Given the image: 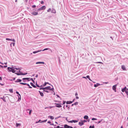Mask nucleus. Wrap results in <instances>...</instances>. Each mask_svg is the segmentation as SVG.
<instances>
[{
	"label": "nucleus",
	"instance_id": "7ed1b4c3",
	"mask_svg": "<svg viewBox=\"0 0 128 128\" xmlns=\"http://www.w3.org/2000/svg\"><path fill=\"white\" fill-rule=\"evenodd\" d=\"M46 8V7L45 6H43L40 8L38 9V11H39L41 10H44Z\"/></svg>",
	"mask_w": 128,
	"mask_h": 128
},
{
	"label": "nucleus",
	"instance_id": "a18cd8bd",
	"mask_svg": "<svg viewBox=\"0 0 128 128\" xmlns=\"http://www.w3.org/2000/svg\"><path fill=\"white\" fill-rule=\"evenodd\" d=\"M75 95L76 96L78 95V94L77 92L75 94Z\"/></svg>",
	"mask_w": 128,
	"mask_h": 128
},
{
	"label": "nucleus",
	"instance_id": "bf43d9fd",
	"mask_svg": "<svg viewBox=\"0 0 128 128\" xmlns=\"http://www.w3.org/2000/svg\"><path fill=\"white\" fill-rule=\"evenodd\" d=\"M7 67V66H4V68H6Z\"/></svg>",
	"mask_w": 128,
	"mask_h": 128
},
{
	"label": "nucleus",
	"instance_id": "412c9836",
	"mask_svg": "<svg viewBox=\"0 0 128 128\" xmlns=\"http://www.w3.org/2000/svg\"><path fill=\"white\" fill-rule=\"evenodd\" d=\"M31 85L33 86L34 88H36V86H35L31 82L30 83Z\"/></svg>",
	"mask_w": 128,
	"mask_h": 128
},
{
	"label": "nucleus",
	"instance_id": "4468645a",
	"mask_svg": "<svg viewBox=\"0 0 128 128\" xmlns=\"http://www.w3.org/2000/svg\"><path fill=\"white\" fill-rule=\"evenodd\" d=\"M44 64V62H37L36 63V64Z\"/></svg>",
	"mask_w": 128,
	"mask_h": 128
},
{
	"label": "nucleus",
	"instance_id": "6e6d98bb",
	"mask_svg": "<svg viewBox=\"0 0 128 128\" xmlns=\"http://www.w3.org/2000/svg\"><path fill=\"white\" fill-rule=\"evenodd\" d=\"M15 69H16V70H18V69H19V68H14V69H15Z\"/></svg>",
	"mask_w": 128,
	"mask_h": 128
},
{
	"label": "nucleus",
	"instance_id": "338daca9",
	"mask_svg": "<svg viewBox=\"0 0 128 128\" xmlns=\"http://www.w3.org/2000/svg\"><path fill=\"white\" fill-rule=\"evenodd\" d=\"M70 128H73L72 127L70 126Z\"/></svg>",
	"mask_w": 128,
	"mask_h": 128
},
{
	"label": "nucleus",
	"instance_id": "a211bd4d",
	"mask_svg": "<svg viewBox=\"0 0 128 128\" xmlns=\"http://www.w3.org/2000/svg\"><path fill=\"white\" fill-rule=\"evenodd\" d=\"M126 87H125V88H122V92H124V91H125L126 89Z\"/></svg>",
	"mask_w": 128,
	"mask_h": 128
},
{
	"label": "nucleus",
	"instance_id": "09e8293b",
	"mask_svg": "<svg viewBox=\"0 0 128 128\" xmlns=\"http://www.w3.org/2000/svg\"><path fill=\"white\" fill-rule=\"evenodd\" d=\"M76 99H78L79 98H78V96H76Z\"/></svg>",
	"mask_w": 128,
	"mask_h": 128
},
{
	"label": "nucleus",
	"instance_id": "58836bf2",
	"mask_svg": "<svg viewBox=\"0 0 128 128\" xmlns=\"http://www.w3.org/2000/svg\"><path fill=\"white\" fill-rule=\"evenodd\" d=\"M36 7V6L35 5H34L32 6V7L33 8H35Z\"/></svg>",
	"mask_w": 128,
	"mask_h": 128
},
{
	"label": "nucleus",
	"instance_id": "0e129e2a",
	"mask_svg": "<svg viewBox=\"0 0 128 128\" xmlns=\"http://www.w3.org/2000/svg\"><path fill=\"white\" fill-rule=\"evenodd\" d=\"M30 80H32L33 81H34V80H33L32 79V78H31Z\"/></svg>",
	"mask_w": 128,
	"mask_h": 128
},
{
	"label": "nucleus",
	"instance_id": "9b49d317",
	"mask_svg": "<svg viewBox=\"0 0 128 128\" xmlns=\"http://www.w3.org/2000/svg\"><path fill=\"white\" fill-rule=\"evenodd\" d=\"M30 78H22L23 80H27L28 81H29L30 80Z\"/></svg>",
	"mask_w": 128,
	"mask_h": 128
},
{
	"label": "nucleus",
	"instance_id": "ea45409f",
	"mask_svg": "<svg viewBox=\"0 0 128 128\" xmlns=\"http://www.w3.org/2000/svg\"><path fill=\"white\" fill-rule=\"evenodd\" d=\"M48 50V48H45L44 49V50H42V51H44V50Z\"/></svg>",
	"mask_w": 128,
	"mask_h": 128
},
{
	"label": "nucleus",
	"instance_id": "c756f323",
	"mask_svg": "<svg viewBox=\"0 0 128 128\" xmlns=\"http://www.w3.org/2000/svg\"><path fill=\"white\" fill-rule=\"evenodd\" d=\"M10 40L12 41L13 42H15V40L14 39H10Z\"/></svg>",
	"mask_w": 128,
	"mask_h": 128
},
{
	"label": "nucleus",
	"instance_id": "f704fd0d",
	"mask_svg": "<svg viewBox=\"0 0 128 128\" xmlns=\"http://www.w3.org/2000/svg\"><path fill=\"white\" fill-rule=\"evenodd\" d=\"M51 11V9L50 8H49L47 10V12H50Z\"/></svg>",
	"mask_w": 128,
	"mask_h": 128
},
{
	"label": "nucleus",
	"instance_id": "423d86ee",
	"mask_svg": "<svg viewBox=\"0 0 128 128\" xmlns=\"http://www.w3.org/2000/svg\"><path fill=\"white\" fill-rule=\"evenodd\" d=\"M47 121V120H43L42 121V122H41V120H40L38 121V122H36V123H38L39 122H46V121Z\"/></svg>",
	"mask_w": 128,
	"mask_h": 128
},
{
	"label": "nucleus",
	"instance_id": "c85d7f7f",
	"mask_svg": "<svg viewBox=\"0 0 128 128\" xmlns=\"http://www.w3.org/2000/svg\"><path fill=\"white\" fill-rule=\"evenodd\" d=\"M40 52V51H35L33 52L34 54H35V53H37L38 52Z\"/></svg>",
	"mask_w": 128,
	"mask_h": 128
},
{
	"label": "nucleus",
	"instance_id": "49530a36",
	"mask_svg": "<svg viewBox=\"0 0 128 128\" xmlns=\"http://www.w3.org/2000/svg\"><path fill=\"white\" fill-rule=\"evenodd\" d=\"M102 120H101L100 121L98 122V124H99V123H100V122H101L102 121Z\"/></svg>",
	"mask_w": 128,
	"mask_h": 128
},
{
	"label": "nucleus",
	"instance_id": "13d9d810",
	"mask_svg": "<svg viewBox=\"0 0 128 128\" xmlns=\"http://www.w3.org/2000/svg\"><path fill=\"white\" fill-rule=\"evenodd\" d=\"M0 80H2V78L0 76Z\"/></svg>",
	"mask_w": 128,
	"mask_h": 128
},
{
	"label": "nucleus",
	"instance_id": "4be33fe9",
	"mask_svg": "<svg viewBox=\"0 0 128 128\" xmlns=\"http://www.w3.org/2000/svg\"><path fill=\"white\" fill-rule=\"evenodd\" d=\"M84 118L86 119H88V116H85L84 117Z\"/></svg>",
	"mask_w": 128,
	"mask_h": 128
},
{
	"label": "nucleus",
	"instance_id": "ddd939ff",
	"mask_svg": "<svg viewBox=\"0 0 128 128\" xmlns=\"http://www.w3.org/2000/svg\"><path fill=\"white\" fill-rule=\"evenodd\" d=\"M100 84L98 83H97L96 84H94V86L95 87H97L100 85Z\"/></svg>",
	"mask_w": 128,
	"mask_h": 128
},
{
	"label": "nucleus",
	"instance_id": "8fccbe9b",
	"mask_svg": "<svg viewBox=\"0 0 128 128\" xmlns=\"http://www.w3.org/2000/svg\"><path fill=\"white\" fill-rule=\"evenodd\" d=\"M50 123H51V122L50 121H49L48 122V123H49V124H50Z\"/></svg>",
	"mask_w": 128,
	"mask_h": 128
},
{
	"label": "nucleus",
	"instance_id": "e433bc0d",
	"mask_svg": "<svg viewBox=\"0 0 128 128\" xmlns=\"http://www.w3.org/2000/svg\"><path fill=\"white\" fill-rule=\"evenodd\" d=\"M72 121H73V122H78V121H77V120H72Z\"/></svg>",
	"mask_w": 128,
	"mask_h": 128
},
{
	"label": "nucleus",
	"instance_id": "de8ad7c7",
	"mask_svg": "<svg viewBox=\"0 0 128 128\" xmlns=\"http://www.w3.org/2000/svg\"><path fill=\"white\" fill-rule=\"evenodd\" d=\"M12 44H13V46H14V44H15V43L14 42H12Z\"/></svg>",
	"mask_w": 128,
	"mask_h": 128
},
{
	"label": "nucleus",
	"instance_id": "5701e85b",
	"mask_svg": "<svg viewBox=\"0 0 128 128\" xmlns=\"http://www.w3.org/2000/svg\"><path fill=\"white\" fill-rule=\"evenodd\" d=\"M48 117L50 118L52 120H53L54 119V117L53 116H49Z\"/></svg>",
	"mask_w": 128,
	"mask_h": 128
},
{
	"label": "nucleus",
	"instance_id": "3c124183",
	"mask_svg": "<svg viewBox=\"0 0 128 128\" xmlns=\"http://www.w3.org/2000/svg\"><path fill=\"white\" fill-rule=\"evenodd\" d=\"M66 102V101H64L63 102V104H64Z\"/></svg>",
	"mask_w": 128,
	"mask_h": 128
},
{
	"label": "nucleus",
	"instance_id": "a19ab883",
	"mask_svg": "<svg viewBox=\"0 0 128 128\" xmlns=\"http://www.w3.org/2000/svg\"><path fill=\"white\" fill-rule=\"evenodd\" d=\"M46 82H45L44 83V86H46Z\"/></svg>",
	"mask_w": 128,
	"mask_h": 128
},
{
	"label": "nucleus",
	"instance_id": "37998d69",
	"mask_svg": "<svg viewBox=\"0 0 128 128\" xmlns=\"http://www.w3.org/2000/svg\"><path fill=\"white\" fill-rule=\"evenodd\" d=\"M68 122H70V123H72L73 122V121H72V120H71V121H69Z\"/></svg>",
	"mask_w": 128,
	"mask_h": 128
},
{
	"label": "nucleus",
	"instance_id": "cd10ccee",
	"mask_svg": "<svg viewBox=\"0 0 128 128\" xmlns=\"http://www.w3.org/2000/svg\"><path fill=\"white\" fill-rule=\"evenodd\" d=\"M20 84H22L24 85H26V83H22V82H20Z\"/></svg>",
	"mask_w": 128,
	"mask_h": 128
},
{
	"label": "nucleus",
	"instance_id": "f03ea898",
	"mask_svg": "<svg viewBox=\"0 0 128 128\" xmlns=\"http://www.w3.org/2000/svg\"><path fill=\"white\" fill-rule=\"evenodd\" d=\"M8 70L9 72H12L13 73L15 72L16 71L14 70V67H8Z\"/></svg>",
	"mask_w": 128,
	"mask_h": 128
},
{
	"label": "nucleus",
	"instance_id": "7c9ffc66",
	"mask_svg": "<svg viewBox=\"0 0 128 128\" xmlns=\"http://www.w3.org/2000/svg\"><path fill=\"white\" fill-rule=\"evenodd\" d=\"M92 120H96L97 119L96 118H92Z\"/></svg>",
	"mask_w": 128,
	"mask_h": 128
},
{
	"label": "nucleus",
	"instance_id": "2f4dec72",
	"mask_svg": "<svg viewBox=\"0 0 128 128\" xmlns=\"http://www.w3.org/2000/svg\"><path fill=\"white\" fill-rule=\"evenodd\" d=\"M16 93L17 94H18L20 96V99L21 96L20 94H19V93L18 92H16Z\"/></svg>",
	"mask_w": 128,
	"mask_h": 128
},
{
	"label": "nucleus",
	"instance_id": "4d7b16f0",
	"mask_svg": "<svg viewBox=\"0 0 128 128\" xmlns=\"http://www.w3.org/2000/svg\"><path fill=\"white\" fill-rule=\"evenodd\" d=\"M82 78H86V77H84V76L82 77Z\"/></svg>",
	"mask_w": 128,
	"mask_h": 128
},
{
	"label": "nucleus",
	"instance_id": "a878e982",
	"mask_svg": "<svg viewBox=\"0 0 128 128\" xmlns=\"http://www.w3.org/2000/svg\"><path fill=\"white\" fill-rule=\"evenodd\" d=\"M9 91L11 92V93H13V90H12V89H10L9 90Z\"/></svg>",
	"mask_w": 128,
	"mask_h": 128
},
{
	"label": "nucleus",
	"instance_id": "c03bdc74",
	"mask_svg": "<svg viewBox=\"0 0 128 128\" xmlns=\"http://www.w3.org/2000/svg\"><path fill=\"white\" fill-rule=\"evenodd\" d=\"M44 2L43 1H42L41 2V4H44Z\"/></svg>",
	"mask_w": 128,
	"mask_h": 128
},
{
	"label": "nucleus",
	"instance_id": "1a4fd4ad",
	"mask_svg": "<svg viewBox=\"0 0 128 128\" xmlns=\"http://www.w3.org/2000/svg\"><path fill=\"white\" fill-rule=\"evenodd\" d=\"M31 14L34 15H36L38 14L37 12H33L31 13Z\"/></svg>",
	"mask_w": 128,
	"mask_h": 128
},
{
	"label": "nucleus",
	"instance_id": "79ce46f5",
	"mask_svg": "<svg viewBox=\"0 0 128 128\" xmlns=\"http://www.w3.org/2000/svg\"><path fill=\"white\" fill-rule=\"evenodd\" d=\"M6 40H10V39L8 38H6Z\"/></svg>",
	"mask_w": 128,
	"mask_h": 128
},
{
	"label": "nucleus",
	"instance_id": "774afa93",
	"mask_svg": "<svg viewBox=\"0 0 128 128\" xmlns=\"http://www.w3.org/2000/svg\"><path fill=\"white\" fill-rule=\"evenodd\" d=\"M1 98V99H2V100H3V98Z\"/></svg>",
	"mask_w": 128,
	"mask_h": 128
},
{
	"label": "nucleus",
	"instance_id": "aec40b11",
	"mask_svg": "<svg viewBox=\"0 0 128 128\" xmlns=\"http://www.w3.org/2000/svg\"><path fill=\"white\" fill-rule=\"evenodd\" d=\"M39 92L40 95L42 96H43L44 94L42 92H40V91H39Z\"/></svg>",
	"mask_w": 128,
	"mask_h": 128
},
{
	"label": "nucleus",
	"instance_id": "052dcab7",
	"mask_svg": "<svg viewBox=\"0 0 128 128\" xmlns=\"http://www.w3.org/2000/svg\"><path fill=\"white\" fill-rule=\"evenodd\" d=\"M50 124V125H54V124Z\"/></svg>",
	"mask_w": 128,
	"mask_h": 128
},
{
	"label": "nucleus",
	"instance_id": "b1692460",
	"mask_svg": "<svg viewBox=\"0 0 128 128\" xmlns=\"http://www.w3.org/2000/svg\"><path fill=\"white\" fill-rule=\"evenodd\" d=\"M86 77L87 78H88L90 80L92 81V80L90 78V76H87Z\"/></svg>",
	"mask_w": 128,
	"mask_h": 128
},
{
	"label": "nucleus",
	"instance_id": "f257e3e1",
	"mask_svg": "<svg viewBox=\"0 0 128 128\" xmlns=\"http://www.w3.org/2000/svg\"><path fill=\"white\" fill-rule=\"evenodd\" d=\"M54 89L53 88H51L50 86H47L43 88H40V90H44V91L46 92H49L50 90H52Z\"/></svg>",
	"mask_w": 128,
	"mask_h": 128
},
{
	"label": "nucleus",
	"instance_id": "e2e57ef3",
	"mask_svg": "<svg viewBox=\"0 0 128 128\" xmlns=\"http://www.w3.org/2000/svg\"><path fill=\"white\" fill-rule=\"evenodd\" d=\"M120 128H123V127L122 126H121Z\"/></svg>",
	"mask_w": 128,
	"mask_h": 128
},
{
	"label": "nucleus",
	"instance_id": "72a5a7b5",
	"mask_svg": "<svg viewBox=\"0 0 128 128\" xmlns=\"http://www.w3.org/2000/svg\"><path fill=\"white\" fill-rule=\"evenodd\" d=\"M94 128V126H90L89 127V128Z\"/></svg>",
	"mask_w": 128,
	"mask_h": 128
},
{
	"label": "nucleus",
	"instance_id": "6e6552de",
	"mask_svg": "<svg viewBox=\"0 0 128 128\" xmlns=\"http://www.w3.org/2000/svg\"><path fill=\"white\" fill-rule=\"evenodd\" d=\"M79 125L80 126H82V125L84 124V123L83 122L81 121V122H80L78 123Z\"/></svg>",
	"mask_w": 128,
	"mask_h": 128
},
{
	"label": "nucleus",
	"instance_id": "dca6fc26",
	"mask_svg": "<svg viewBox=\"0 0 128 128\" xmlns=\"http://www.w3.org/2000/svg\"><path fill=\"white\" fill-rule=\"evenodd\" d=\"M22 80L20 79H18L16 81H15V82H21Z\"/></svg>",
	"mask_w": 128,
	"mask_h": 128
},
{
	"label": "nucleus",
	"instance_id": "bb28decb",
	"mask_svg": "<svg viewBox=\"0 0 128 128\" xmlns=\"http://www.w3.org/2000/svg\"><path fill=\"white\" fill-rule=\"evenodd\" d=\"M20 124H18V123H16V126L17 127L18 126H20Z\"/></svg>",
	"mask_w": 128,
	"mask_h": 128
},
{
	"label": "nucleus",
	"instance_id": "5fc2aeb1",
	"mask_svg": "<svg viewBox=\"0 0 128 128\" xmlns=\"http://www.w3.org/2000/svg\"><path fill=\"white\" fill-rule=\"evenodd\" d=\"M26 85H27V86H30V85H29V84H26Z\"/></svg>",
	"mask_w": 128,
	"mask_h": 128
},
{
	"label": "nucleus",
	"instance_id": "6ab92c4d",
	"mask_svg": "<svg viewBox=\"0 0 128 128\" xmlns=\"http://www.w3.org/2000/svg\"><path fill=\"white\" fill-rule=\"evenodd\" d=\"M54 128H64L63 127H60L59 126H56L54 127Z\"/></svg>",
	"mask_w": 128,
	"mask_h": 128
},
{
	"label": "nucleus",
	"instance_id": "393cba45",
	"mask_svg": "<svg viewBox=\"0 0 128 128\" xmlns=\"http://www.w3.org/2000/svg\"><path fill=\"white\" fill-rule=\"evenodd\" d=\"M27 110H30L29 112V115H30V114H31V112L32 111V110H30L29 109H28Z\"/></svg>",
	"mask_w": 128,
	"mask_h": 128
},
{
	"label": "nucleus",
	"instance_id": "473e14b6",
	"mask_svg": "<svg viewBox=\"0 0 128 128\" xmlns=\"http://www.w3.org/2000/svg\"><path fill=\"white\" fill-rule=\"evenodd\" d=\"M78 104V102H75L74 103V105H76Z\"/></svg>",
	"mask_w": 128,
	"mask_h": 128
},
{
	"label": "nucleus",
	"instance_id": "0eeeda50",
	"mask_svg": "<svg viewBox=\"0 0 128 128\" xmlns=\"http://www.w3.org/2000/svg\"><path fill=\"white\" fill-rule=\"evenodd\" d=\"M16 74L18 75H25L26 74H27V73H26L25 74H23L22 73H21L20 74L18 73H16Z\"/></svg>",
	"mask_w": 128,
	"mask_h": 128
},
{
	"label": "nucleus",
	"instance_id": "4c0bfd02",
	"mask_svg": "<svg viewBox=\"0 0 128 128\" xmlns=\"http://www.w3.org/2000/svg\"><path fill=\"white\" fill-rule=\"evenodd\" d=\"M125 92L126 93V94L127 95H128V91H127L126 90V91H125Z\"/></svg>",
	"mask_w": 128,
	"mask_h": 128
},
{
	"label": "nucleus",
	"instance_id": "f3484780",
	"mask_svg": "<svg viewBox=\"0 0 128 128\" xmlns=\"http://www.w3.org/2000/svg\"><path fill=\"white\" fill-rule=\"evenodd\" d=\"M72 102L71 101H67L66 102V103L67 104H70L72 103Z\"/></svg>",
	"mask_w": 128,
	"mask_h": 128
},
{
	"label": "nucleus",
	"instance_id": "69168bd1",
	"mask_svg": "<svg viewBox=\"0 0 128 128\" xmlns=\"http://www.w3.org/2000/svg\"><path fill=\"white\" fill-rule=\"evenodd\" d=\"M29 88H32V87H31V86H29Z\"/></svg>",
	"mask_w": 128,
	"mask_h": 128
},
{
	"label": "nucleus",
	"instance_id": "20e7f679",
	"mask_svg": "<svg viewBox=\"0 0 128 128\" xmlns=\"http://www.w3.org/2000/svg\"><path fill=\"white\" fill-rule=\"evenodd\" d=\"M55 104L56 105V107L60 108L62 107L61 104L55 103Z\"/></svg>",
	"mask_w": 128,
	"mask_h": 128
},
{
	"label": "nucleus",
	"instance_id": "864d4df0",
	"mask_svg": "<svg viewBox=\"0 0 128 128\" xmlns=\"http://www.w3.org/2000/svg\"><path fill=\"white\" fill-rule=\"evenodd\" d=\"M104 83H105V84H108V82H104Z\"/></svg>",
	"mask_w": 128,
	"mask_h": 128
},
{
	"label": "nucleus",
	"instance_id": "9d476101",
	"mask_svg": "<svg viewBox=\"0 0 128 128\" xmlns=\"http://www.w3.org/2000/svg\"><path fill=\"white\" fill-rule=\"evenodd\" d=\"M121 67L122 68V69L123 70H126L125 66L124 65H122L121 66Z\"/></svg>",
	"mask_w": 128,
	"mask_h": 128
},
{
	"label": "nucleus",
	"instance_id": "39448f33",
	"mask_svg": "<svg viewBox=\"0 0 128 128\" xmlns=\"http://www.w3.org/2000/svg\"><path fill=\"white\" fill-rule=\"evenodd\" d=\"M116 86L117 85H114L113 86L112 88V89L114 90V91L115 92H116Z\"/></svg>",
	"mask_w": 128,
	"mask_h": 128
},
{
	"label": "nucleus",
	"instance_id": "f8f14e48",
	"mask_svg": "<svg viewBox=\"0 0 128 128\" xmlns=\"http://www.w3.org/2000/svg\"><path fill=\"white\" fill-rule=\"evenodd\" d=\"M64 128H70V126H68L67 124L64 125Z\"/></svg>",
	"mask_w": 128,
	"mask_h": 128
},
{
	"label": "nucleus",
	"instance_id": "603ef678",
	"mask_svg": "<svg viewBox=\"0 0 128 128\" xmlns=\"http://www.w3.org/2000/svg\"><path fill=\"white\" fill-rule=\"evenodd\" d=\"M98 63L100 64H102V62H98Z\"/></svg>",
	"mask_w": 128,
	"mask_h": 128
},
{
	"label": "nucleus",
	"instance_id": "680f3d73",
	"mask_svg": "<svg viewBox=\"0 0 128 128\" xmlns=\"http://www.w3.org/2000/svg\"><path fill=\"white\" fill-rule=\"evenodd\" d=\"M23 82H26V81L25 80H23Z\"/></svg>",
	"mask_w": 128,
	"mask_h": 128
},
{
	"label": "nucleus",
	"instance_id": "c9c22d12",
	"mask_svg": "<svg viewBox=\"0 0 128 128\" xmlns=\"http://www.w3.org/2000/svg\"><path fill=\"white\" fill-rule=\"evenodd\" d=\"M82 121L83 122V123L84 124V123L86 122V121L85 120H82Z\"/></svg>",
	"mask_w": 128,
	"mask_h": 128
},
{
	"label": "nucleus",
	"instance_id": "2eb2a0df",
	"mask_svg": "<svg viewBox=\"0 0 128 128\" xmlns=\"http://www.w3.org/2000/svg\"><path fill=\"white\" fill-rule=\"evenodd\" d=\"M51 12L53 13H55L56 12V10L54 9H52L51 11Z\"/></svg>",
	"mask_w": 128,
	"mask_h": 128
}]
</instances>
